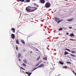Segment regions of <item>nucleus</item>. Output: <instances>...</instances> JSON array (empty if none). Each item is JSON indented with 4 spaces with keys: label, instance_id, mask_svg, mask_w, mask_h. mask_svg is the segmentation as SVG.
Masks as SVG:
<instances>
[{
    "label": "nucleus",
    "instance_id": "obj_1",
    "mask_svg": "<svg viewBox=\"0 0 76 76\" xmlns=\"http://www.w3.org/2000/svg\"><path fill=\"white\" fill-rule=\"evenodd\" d=\"M70 55H67L66 57H68V58H71L72 59H74V60H76V59H75V58H76V56L74 54H72L71 53H70ZM69 56H72V58H71V57ZM75 57V58H74Z\"/></svg>",
    "mask_w": 76,
    "mask_h": 76
},
{
    "label": "nucleus",
    "instance_id": "obj_2",
    "mask_svg": "<svg viewBox=\"0 0 76 76\" xmlns=\"http://www.w3.org/2000/svg\"><path fill=\"white\" fill-rule=\"evenodd\" d=\"M51 6L50 3L49 2H46L45 5V7L46 8H49Z\"/></svg>",
    "mask_w": 76,
    "mask_h": 76
},
{
    "label": "nucleus",
    "instance_id": "obj_3",
    "mask_svg": "<svg viewBox=\"0 0 76 76\" xmlns=\"http://www.w3.org/2000/svg\"><path fill=\"white\" fill-rule=\"evenodd\" d=\"M28 9V12H35V11L36 10H37L38 9H37V8L36 7L34 9V10H32L31 11H30L31 10V8L30 9Z\"/></svg>",
    "mask_w": 76,
    "mask_h": 76
},
{
    "label": "nucleus",
    "instance_id": "obj_4",
    "mask_svg": "<svg viewBox=\"0 0 76 76\" xmlns=\"http://www.w3.org/2000/svg\"><path fill=\"white\" fill-rule=\"evenodd\" d=\"M55 21H56L57 23V24H58V22L60 20V18H57V17H54Z\"/></svg>",
    "mask_w": 76,
    "mask_h": 76
},
{
    "label": "nucleus",
    "instance_id": "obj_5",
    "mask_svg": "<svg viewBox=\"0 0 76 76\" xmlns=\"http://www.w3.org/2000/svg\"><path fill=\"white\" fill-rule=\"evenodd\" d=\"M33 7H27L26 8V11L28 12V13H30V12H28V9H31V10H30V11H31L32 10V8Z\"/></svg>",
    "mask_w": 76,
    "mask_h": 76
},
{
    "label": "nucleus",
    "instance_id": "obj_6",
    "mask_svg": "<svg viewBox=\"0 0 76 76\" xmlns=\"http://www.w3.org/2000/svg\"><path fill=\"white\" fill-rule=\"evenodd\" d=\"M39 1L40 3H41V4H44L45 2V0H39Z\"/></svg>",
    "mask_w": 76,
    "mask_h": 76
},
{
    "label": "nucleus",
    "instance_id": "obj_7",
    "mask_svg": "<svg viewBox=\"0 0 76 76\" xmlns=\"http://www.w3.org/2000/svg\"><path fill=\"white\" fill-rule=\"evenodd\" d=\"M43 67H44V64H41L40 65L38 66V67H39V68Z\"/></svg>",
    "mask_w": 76,
    "mask_h": 76
},
{
    "label": "nucleus",
    "instance_id": "obj_8",
    "mask_svg": "<svg viewBox=\"0 0 76 76\" xmlns=\"http://www.w3.org/2000/svg\"><path fill=\"white\" fill-rule=\"evenodd\" d=\"M15 34H11V37L12 39H15Z\"/></svg>",
    "mask_w": 76,
    "mask_h": 76
},
{
    "label": "nucleus",
    "instance_id": "obj_9",
    "mask_svg": "<svg viewBox=\"0 0 76 76\" xmlns=\"http://www.w3.org/2000/svg\"><path fill=\"white\" fill-rule=\"evenodd\" d=\"M25 73H26V74H27V75H28V76H31V75L32 74V72H26Z\"/></svg>",
    "mask_w": 76,
    "mask_h": 76
},
{
    "label": "nucleus",
    "instance_id": "obj_10",
    "mask_svg": "<svg viewBox=\"0 0 76 76\" xmlns=\"http://www.w3.org/2000/svg\"><path fill=\"white\" fill-rule=\"evenodd\" d=\"M65 52L64 53V56H66V55H67V54H70V53H69V52L66 51V50L65 51Z\"/></svg>",
    "mask_w": 76,
    "mask_h": 76
},
{
    "label": "nucleus",
    "instance_id": "obj_11",
    "mask_svg": "<svg viewBox=\"0 0 76 76\" xmlns=\"http://www.w3.org/2000/svg\"><path fill=\"white\" fill-rule=\"evenodd\" d=\"M60 64L63 65L64 64V63L63 62L61 61H59Z\"/></svg>",
    "mask_w": 76,
    "mask_h": 76
},
{
    "label": "nucleus",
    "instance_id": "obj_12",
    "mask_svg": "<svg viewBox=\"0 0 76 76\" xmlns=\"http://www.w3.org/2000/svg\"><path fill=\"white\" fill-rule=\"evenodd\" d=\"M64 50H66V51H69V52H70L71 51V50H70L67 49V48L64 49Z\"/></svg>",
    "mask_w": 76,
    "mask_h": 76
},
{
    "label": "nucleus",
    "instance_id": "obj_13",
    "mask_svg": "<svg viewBox=\"0 0 76 76\" xmlns=\"http://www.w3.org/2000/svg\"><path fill=\"white\" fill-rule=\"evenodd\" d=\"M63 21V19L60 20L59 18V20L58 22V24H59L61 22H62V21Z\"/></svg>",
    "mask_w": 76,
    "mask_h": 76
},
{
    "label": "nucleus",
    "instance_id": "obj_14",
    "mask_svg": "<svg viewBox=\"0 0 76 76\" xmlns=\"http://www.w3.org/2000/svg\"><path fill=\"white\" fill-rule=\"evenodd\" d=\"M70 37H74L75 36V35H74V34L73 33H71L69 35Z\"/></svg>",
    "mask_w": 76,
    "mask_h": 76
},
{
    "label": "nucleus",
    "instance_id": "obj_15",
    "mask_svg": "<svg viewBox=\"0 0 76 76\" xmlns=\"http://www.w3.org/2000/svg\"><path fill=\"white\" fill-rule=\"evenodd\" d=\"M11 30L12 31H13V32H15V29L14 28H12L11 29Z\"/></svg>",
    "mask_w": 76,
    "mask_h": 76
},
{
    "label": "nucleus",
    "instance_id": "obj_16",
    "mask_svg": "<svg viewBox=\"0 0 76 76\" xmlns=\"http://www.w3.org/2000/svg\"><path fill=\"white\" fill-rule=\"evenodd\" d=\"M16 42L17 44H19V40L18 39L16 40Z\"/></svg>",
    "mask_w": 76,
    "mask_h": 76
},
{
    "label": "nucleus",
    "instance_id": "obj_17",
    "mask_svg": "<svg viewBox=\"0 0 76 76\" xmlns=\"http://www.w3.org/2000/svg\"><path fill=\"white\" fill-rule=\"evenodd\" d=\"M30 0H26L24 3H29L30 2Z\"/></svg>",
    "mask_w": 76,
    "mask_h": 76
},
{
    "label": "nucleus",
    "instance_id": "obj_18",
    "mask_svg": "<svg viewBox=\"0 0 76 76\" xmlns=\"http://www.w3.org/2000/svg\"><path fill=\"white\" fill-rule=\"evenodd\" d=\"M71 53H72V54H75V53H76V51H74V50H72L70 51Z\"/></svg>",
    "mask_w": 76,
    "mask_h": 76
},
{
    "label": "nucleus",
    "instance_id": "obj_19",
    "mask_svg": "<svg viewBox=\"0 0 76 76\" xmlns=\"http://www.w3.org/2000/svg\"><path fill=\"white\" fill-rule=\"evenodd\" d=\"M21 42H22V44H25V41H24V40H21Z\"/></svg>",
    "mask_w": 76,
    "mask_h": 76
},
{
    "label": "nucleus",
    "instance_id": "obj_20",
    "mask_svg": "<svg viewBox=\"0 0 76 76\" xmlns=\"http://www.w3.org/2000/svg\"><path fill=\"white\" fill-rule=\"evenodd\" d=\"M72 19H73V18H72L67 20V21H69V22H72Z\"/></svg>",
    "mask_w": 76,
    "mask_h": 76
},
{
    "label": "nucleus",
    "instance_id": "obj_21",
    "mask_svg": "<svg viewBox=\"0 0 76 76\" xmlns=\"http://www.w3.org/2000/svg\"><path fill=\"white\" fill-rule=\"evenodd\" d=\"M59 31H63V28L61 27H60L58 29Z\"/></svg>",
    "mask_w": 76,
    "mask_h": 76
},
{
    "label": "nucleus",
    "instance_id": "obj_22",
    "mask_svg": "<svg viewBox=\"0 0 76 76\" xmlns=\"http://www.w3.org/2000/svg\"><path fill=\"white\" fill-rule=\"evenodd\" d=\"M20 56H21V54L19 53L18 55V58H20Z\"/></svg>",
    "mask_w": 76,
    "mask_h": 76
},
{
    "label": "nucleus",
    "instance_id": "obj_23",
    "mask_svg": "<svg viewBox=\"0 0 76 76\" xmlns=\"http://www.w3.org/2000/svg\"><path fill=\"white\" fill-rule=\"evenodd\" d=\"M23 61H24V63H25L26 64V63H27V62H26V59H24Z\"/></svg>",
    "mask_w": 76,
    "mask_h": 76
},
{
    "label": "nucleus",
    "instance_id": "obj_24",
    "mask_svg": "<svg viewBox=\"0 0 76 76\" xmlns=\"http://www.w3.org/2000/svg\"><path fill=\"white\" fill-rule=\"evenodd\" d=\"M62 67L63 69H67V67L66 66H63Z\"/></svg>",
    "mask_w": 76,
    "mask_h": 76
},
{
    "label": "nucleus",
    "instance_id": "obj_25",
    "mask_svg": "<svg viewBox=\"0 0 76 76\" xmlns=\"http://www.w3.org/2000/svg\"><path fill=\"white\" fill-rule=\"evenodd\" d=\"M34 49H35V50H36V51H39V50H38V49H37V48H34Z\"/></svg>",
    "mask_w": 76,
    "mask_h": 76
},
{
    "label": "nucleus",
    "instance_id": "obj_26",
    "mask_svg": "<svg viewBox=\"0 0 76 76\" xmlns=\"http://www.w3.org/2000/svg\"><path fill=\"white\" fill-rule=\"evenodd\" d=\"M43 60H47V57H46V58H45V57H44L43 58Z\"/></svg>",
    "mask_w": 76,
    "mask_h": 76
},
{
    "label": "nucleus",
    "instance_id": "obj_27",
    "mask_svg": "<svg viewBox=\"0 0 76 76\" xmlns=\"http://www.w3.org/2000/svg\"><path fill=\"white\" fill-rule=\"evenodd\" d=\"M23 66H25V67L26 66V64H25L24 63H23Z\"/></svg>",
    "mask_w": 76,
    "mask_h": 76
},
{
    "label": "nucleus",
    "instance_id": "obj_28",
    "mask_svg": "<svg viewBox=\"0 0 76 76\" xmlns=\"http://www.w3.org/2000/svg\"><path fill=\"white\" fill-rule=\"evenodd\" d=\"M39 58H40V56H39L38 58H37V60H39Z\"/></svg>",
    "mask_w": 76,
    "mask_h": 76
},
{
    "label": "nucleus",
    "instance_id": "obj_29",
    "mask_svg": "<svg viewBox=\"0 0 76 76\" xmlns=\"http://www.w3.org/2000/svg\"><path fill=\"white\" fill-rule=\"evenodd\" d=\"M66 63H67L68 64H72V63H71V62H68V61L66 62Z\"/></svg>",
    "mask_w": 76,
    "mask_h": 76
},
{
    "label": "nucleus",
    "instance_id": "obj_30",
    "mask_svg": "<svg viewBox=\"0 0 76 76\" xmlns=\"http://www.w3.org/2000/svg\"><path fill=\"white\" fill-rule=\"evenodd\" d=\"M28 7H32V5H31V6H28Z\"/></svg>",
    "mask_w": 76,
    "mask_h": 76
},
{
    "label": "nucleus",
    "instance_id": "obj_31",
    "mask_svg": "<svg viewBox=\"0 0 76 76\" xmlns=\"http://www.w3.org/2000/svg\"><path fill=\"white\" fill-rule=\"evenodd\" d=\"M15 48H16V50H17V51H18V47H16Z\"/></svg>",
    "mask_w": 76,
    "mask_h": 76
},
{
    "label": "nucleus",
    "instance_id": "obj_32",
    "mask_svg": "<svg viewBox=\"0 0 76 76\" xmlns=\"http://www.w3.org/2000/svg\"><path fill=\"white\" fill-rule=\"evenodd\" d=\"M36 70V69L35 68H34L33 69V70H32L31 71H32V72H33V71H34V70Z\"/></svg>",
    "mask_w": 76,
    "mask_h": 76
},
{
    "label": "nucleus",
    "instance_id": "obj_33",
    "mask_svg": "<svg viewBox=\"0 0 76 76\" xmlns=\"http://www.w3.org/2000/svg\"><path fill=\"white\" fill-rule=\"evenodd\" d=\"M21 69H22L23 70H25V69L22 67H21Z\"/></svg>",
    "mask_w": 76,
    "mask_h": 76
},
{
    "label": "nucleus",
    "instance_id": "obj_34",
    "mask_svg": "<svg viewBox=\"0 0 76 76\" xmlns=\"http://www.w3.org/2000/svg\"><path fill=\"white\" fill-rule=\"evenodd\" d=\"M39 65V64H37L36 65V67H37L38 66V65Z\"/></svg>",
    "mask_w": 76,
    "mask_h": 76
},
{
    "label": "nucleus",
    "instance_id": "obj_35",
    "mask_svg": "<svg viewBox=\"0 0 76 76\" xmlns=\"http://www.w3.org/2000/svg\"><path fill=\"white\" fill-rule=\"evenodd\" d=\"M25 0H21V2H25Z\"/></svg>",
    "mask_w": 76,
    "mask_h": 76
},
{
    "label": "nucleus",
    "instance_id": "obj_36",
    "mask_svg": "<svg viewBox=\"0 0 76 76\" xmlns=\"http://www.w3.org/2000/svg\"><path fill=\"white\" fill-rule=\"evenodd\" d=\"M69 40H71V41H74V39H70Z\"/></svg>",
    "mask_w": 76,
    "mask_h": 76
},
{
    "label": "nucleus",
    "instance_id": "obj_37",
    "mask_svg": "<svg viewBox=\"0 0 76 76\" xmlns=\"http://www.w3.org/2000/svg\"><path fill=\"white\" fill-rule=\"evenodd\" d=\"M69 29H72V27H69Z\"/></svg>",
    "mask_w": 76,
    "mask_h": 76
},
{
    "label": "nucleus",
    "instance_id": "obj_38",
    "mask_svg": "<svg viewBox=\"0 0 76 76\" xmlns=\"http://www.w3.org/2000/svg\"><path fill=\"white\" fill-rule=\"evenodd\" d=\"M36 6L37 7H39V5L37 4V5H36Z\"/></svg>",
    "mask_w": 76,
    "mask_h": 76
},
{
    "label": "nucleus",
    "instance_id": "obj_39",
    "mask_svg": "<svg viewBox=\"0 0 76 76\" xmlns=\"http://www.w3.org/2000/svg\"><path fill=\"white\" fill-rule=\"evenodd\" d=\"M72 72H73V73H75V71L72 70Z\"/></svg>",
    "mask_w": 76,
    "mask_h": 76
},
{
    "label": "nucleus",
    "instance_id": "obj_40",
    "mask_svg": "<svg viewBox=\"0 0 76 76\" xmlns=\"http://www.w3.org/2000/svg\"><path fill=\"white\" fill-rule=\"evenodd\" d=\"M69 33H66V34L67 35H69Z\"/></svg>",
    "mask_w": 76,
    "mask_h": 76
},
{
    "label": "nucleus",
    "instance_id": "obj_41",
    "mask_svg": "<svg viewBox=\"0 0 76 76\" xmlns=\"http://www.w3.org/2000/svg\"><path fill=\"white\" fill-rule=\"evenodd\" d=\"M38 68H39V67H38V66L37 67L35 68L36 69H38Z\"/></svg>",
    "mask_w": 76,
    "mask_h": 76
},
{
    "label": "nucleus",
    "instance_id": "obj_42",
    "mask_svg": "<svg viewBox=\"0 0 76 76\" xmlns=\"http://www.w3.org/2000/svg\"><path fill=\"white\" fill-rule=\"evenodd\" d=\"M23 72L24 73V74H25V75H26V74L25 73V72L24 71H23Z\"/></svg>",
    "mask_w": 76,
    "mask_h": 76
},
{
    "label": "nucleus",
    "instance_id": "obj_43",
    "mask_svg": "<svg viewBox=\"0 0 76 76\" xmlns=\"http://www.w3.org/2000/svg\"><path fill=\"white\" fill-rule=\"evenodd\" d=\"M34 4H35V6H37V4L36 3H34Z\"/></svg>",
    "mask_w": 76,
    "mask_h": 76
},
{
    "label": "nucleus",
    "instance_id": "obj_44",
    "mask_svg": "<svg viewBox=\"0 0 76 76\" xmlns=\"http://www.w3.org/2000/svg\"><path fill=\"white\" fill-rule=\"evenodd\" d=\"M19 61H21V60H20V59H19Z\"/></svg>",
    "mask_w": 76,
    "mask_h": 76
},
{
    "label": "nucleus",
    "instance_id": "obj_45",
    "mask_svg": "<svg viewBox=\"0 0 76 76\" xmlns=\"http://www.w3.org/2000/svg\"><path fill=\"white\" fill-rule=\"evenodd\" d=\"M18 32H19L20 33H21V32H19V31H17V33H16L17 34H18Z\"/></svg>",
    "mask_w": 76,
    "mask_h": 76
},
{
    "label": "nucleus",
    "instance_id": "obj_46",
    "mask_svg": "<svg viewBox=\"0 0 76 76\" xmlns=\"http://www.w3.org/2000/svg\"><path fill=\"white\" fill-rule=\"evenodd\" d=\"M18 1H21L22 0H18Z\"/></svg>",
    "mask_w": 76,
    "mask_h": 76
},
{
    "label": "nucleus",
    "instance_id": "obj_47",
    "mask_svg": "<svg viewBox=\"0 0 76 76\" xmlns=\"http://www.w3.org/2000/svg\"><path fill=\"white\" fill-rule=\"evenodd\" d=\"M41 62H40L39 63H38V64H41Z\"/></svg>",
    "mask_w": 76,
    "mask_h": 76
},
{
    "label": "nucleus",
    "instance_id": "obj_48",
    "mask_svg": "<svg viewBox=\"0 0 76 76\" xmlns=\"http://www.w3.org/2000/svg\"><path fill=\"white\" fill-rule=\"evenodd\" d=\"M30 53H32V51H31Z\"/></svg>",
    "mask_w": 76,
    "mask_h": 76
},
{
    "label": "nucleus",
    "instance_id": "obj_49",
    "mask_svg": "<svg viewBox=\"0 0 76 76\" xmlns=\"http://www.w3.org/2000/svg\"><path fill=\"white\" fill-rule=\"evenodd\" d=\"M65 1H68V0H64Z\"/></svg>",
    "mask_w": 76,
    "mask_h": 76
},
{
    "label": "nucleus",
    "instance_id": "obj_50",
    "mask_svg": "<svg viewBox=\"0 0 76 76\" xmlns=\"http://www.w3.org/2000/svg\"><path fill=\"white\" fill-rule=\"evenodd\" d=\"M62 28H63V29H64V28H65V27H63Z\"/></svg>",
    "mask_w": 76,
    "mask_h": 76
},
{
    "label": "nucleus",
    "instance_id": "obj_51",
    "mask_svg": "<svg viewBox=\"0 0 76 76\" xmlns=\"http://www.w3.org/2000/svg\"><path fill=\"white\" fill-rule=\"evenodd\" d=\"M69 60H70V61H72V60H71V59L70 58Z\"/></svg>",
    "mask_w": 76,
    "mask_h": 76
},
{
    "label": "nucleus",
    "instance_id": "obj_52",
    "mask_svg": "<svg viewBox=\"0 0 76 76\" xmlns=\"http://www.w3.org/2000/svg\"><path fill=\"white\" fill-rule=\"evenodd\" d=\"M19 67L20 68V69H21V67L20 66H19Z\"/></svg>",
    "mask_w": 76,
    "mask_h": 76
},
{
    "label": "nucleus",
    "instance_id": "obj_53",
    "mask_svg": "<svg viewBox=\"0 0 76 76\" xmlns=\"http://www.w3.org/2000/svg\"><path fill=\"white\" fill-rule=\"evenodd\" d=\"M34 7V8H36V7Z\"/></svg>",
    "mask_w": 76,
    "mask_h": 76
},
{
    "label": "nucleus",
    "instance_id": "obj_54",
    "mask_svg": "<svg viewBox=\"0 0 76 76\" xmlns=\"http://www.w3.org/2000/svg\"><path fill=\"white\" fill-rule=\"evenodd\" d=\"M74 74H75V75H76V73L75 72V73Z\"/></svg>",
    "mask_w": 76,
    "mask_h": 76
},
{
    "label": "nucleus",
    "instance_id": "obj_55",
    "mask_svg": "<svg viewBox=\"0 0 76 76\" xmlns=\"http://www.w3.org/2000/svg\"><path fill=\"white\" fill-rule=\"evenodd\" d=\"M37 0H33V1H36Z\"/></svg>",
    "mask_w": 76,
    "mask_h": 76
},
{
    "label": "nucleus",
    "instance_id": "obj_56",
    "mask_svg": "<svg viewBox=\"0 0 76 76\" xmlns=\"http://www.w3.org/2000/svg\"><path fill=\"white\" fill-rule=\"evenodd\" d=\"M74 41H76V39H74Z\"/></svg>",
    "mask_w": 76,
    "mask_h": 76
},
{
    "label": "nucleus",
    "instance_id": "obj_57",
    "mask_svg": "<svg viewBox=\"0 0 76 76\" xmlns=\"http://www.w3.org/2000/svg\"><path fill=\"white\" fill-rule=\"evenodd\" d=\"M40 61L41 63V62H42V61Z\"/></svg>",
    "mask_w": 76,
    "mask_h": 76
},
{
    "label": "nucleus",
    "instance_id": "obj_58",
    "mask_svg": "<svg viewBox=\"0 0 76 76\" xmlns=\"http://www.w3.org/2000/svg\"><path fill=\"white\" fill-rule=\"evenodd\" d=\"M59 75H60V74H59L58 75V76H59Z\"/></svg>",
    "mask_w": 76,
    "mask_h": 76
},
{
    "label": "nucleus",
    "instance_id": "obj_59",
    "mask_svg": "<svg viewBox=\"0 0 76 76\" xmlns=\"http://www.w3.org/2000/svg\"><path fill=\"white\" fill-rule=\"evenodd\" d=\"M20 73H22V72L21 71V70L20 71Z\"/></svg>",
    "mask_w": 76,
    "mask_h": 76
},
{
    "label": "nucleus",
    "instance_id": "obj_60",
    "mask_svg": "<svg viewBox=\"0 0 76 76\" xmlns=\"http://www.w3.org/2000/svg\"><path fill=\"white\" fill-rule=\"evenodd\" d=\"M75 31H76V29H75Z\"/></svg>",
    "mask_w": 76,
    "mask_h": 76
},
{
    "label": "nucleus",
    "instance_id": "obj_61",
    "mask_svg": "<svg viewBox=\"0 0 76 76\" xmlns=\"http://www.w3.org/2000/svg\"><path fill=\"white\" fill-rule=\"evenodd\" d=\"M46 0V1H48V0Z\"/></svg>",
    "mask_w": 76,
    "mask_h": 76
},
{
    "label": "nucleus",
    "instance_id": "obj_62",
    "mask_svg": "<svg viewBox=\"0 0 76 76\" xmlns=\"http://www.w3.org/2000/svg\"><path fill=\"white\" fill-rule=\"evenodd\" d=\"M68 36H70V35H68Z\"/></svg>",
    "mask_w": 76,
    "mask_h": 76
}]
</instances>
